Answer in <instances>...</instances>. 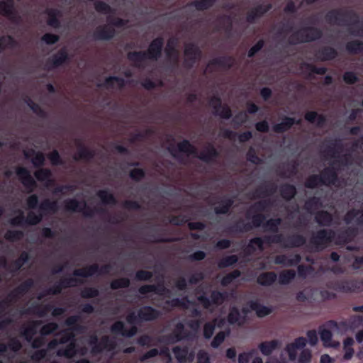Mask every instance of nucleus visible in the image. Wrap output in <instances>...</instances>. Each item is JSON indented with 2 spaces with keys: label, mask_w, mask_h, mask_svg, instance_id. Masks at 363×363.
<instances>
[{
  "label": "nucleus",
  "mask_w": 363,
  "mask_h": 363,
  "mask_svg": "<svg viewBox=\"0 0 363 363\" xmlns=\"http://www.w3.org/2000/svg\"><path fill=\"white\" fill-rule=\"evenodd\" d=\"M177 148L179 152L192 155L206 163H213L219 157V152L212 144H208L199 155L195 146L186 139L179 143Z\"/></svg>",
  "instance_id": "obj_1"
},
{
  "label": "nucleus",
  "mask_w": 363,
  "mask_h": 363,
  "mask_svg": "<svg viewBox=\"0 0 363 363\" xmlns=\"http://www.w3.org/2000/svg\"><path fill=\"white\" fill-rule=\"evenodd\" d=\"M325 21L329 24L344 26H356L359 23V16L353 10L332 9L325 16Z\"/></svg>",
  "instance_id": "obj_2"
},
{
  "label": "nucleus",
  "mask_w": 363,
  "mask_h": 363,
  "mask_svg": "<svg viewBox=\"0 0 363 363\" xmlns=\"http://www.w3.org/2000/svg\"><path fill=\"white\" fill-rule=\"evenodd\" d=\"M323 36V31L315 26H305L294 32L289 38L290 45L311 43L319 40Z\"/></svg>",
  "instance_id": "obj_3"
},
{
  "label": "nucleus",
  "mask_w": 363,
  "mask_h": 363,
  "mask_svg": "<svg viewBox=\"0 0 363 363\" xmlns=\"http://www.w3.org/2000/svg\"><path fill=\"white\" fill-rule=\"evenodd\" d=\"M265 240L269 242L280 244L286 248L299 247L306 242V238L298 233L291 234L286 237H284L282 234H274L266 237Z\"/></svg>",
  "instance_id": "obj_4"
},
{
  "label": "nucleus",
  "mask_w": 363,
  "mask_h": 363,
  "mask_svg": "<svg viewBox=\"0 0 363 363\" xmlns=\"http://www.w3.org/2000/svg\"><path fill=\"white\" fill-rule=\"evenodd\" d=\"M126 321L130 325H135L140 323L138 313L135 312L129 313L126 316ZM111 331L113 334L121 335L123 337H133L138 332V328L135 325H132L129 330H127L125 327V324L123 321H116L111 326Z\"/></svg>",
  "instance_id": "obj_5"
},
{
  "label": "nucleus",
  "mask_w": 363,
  "mask_h": 363,
  "mask_svg": "<svg viewBox=\"0 0 363 363\" xmlns=\"http://www.w3.org/2000/svg\"><path fill=\"white\" fill-rule=\"evenodd\" d=\"M335 235V231L331 229H320L313 233L309 243L315 251H320L333 240Z\"/></svg>",
  "instance_id": "obj_6"
},
{
  "label": "nucleus",
  "mask_w": 363,
  "mask_h": 363,
  "mask_svg": "<svg viewBox=\"0 0 363 363\" xmlns=\"http://www.w3.org/2000/svg\"><path fill=\"white\" fill-rule=\"evenodd\" d=\"M65 209L70 212H82L86 217H92L94 213L104 214L106 211L104 208L92 209L89 207L85 201L80 202L76 199H68L64 201Z\"/></svg>",
  "instance_id": "obj_7"
},
{
  "label": "nucleus",
  "mask_w": 363,
  "mask_h": 363,
  "mask_svg": "<svg viewBox=\"0 0 363 363\" xmlns=\"http://www.w3.org/2000/svg\"><path fill=\"white\" fill-rule=\"evenodd\" d=\"M228 298V294L226 291H220L218 290H212L210 298H208L206 293L202 291V294L197 296V301L205 309H209L211 306H221Z\"/></svg>",
  "instance_id": "obj_8"
},
{
  "label": "nucleus",
  "mask_w": 363,
  "mask_h": 363,
  "mask_svg": "<svg viewBox=\"0 0 363 363\" xmlns=\"http://www.w3.org/2000/svg\"><path fill=\"white\" fill-rule=\"evenodd\" d=\"M184 55L186 57L183 65L186 69H191L201 57V49L194 43H190L185 45Z\"/></svg>",
  "instance_id": "obj_9"
},
{
  "label": "nucleus",
  "mask_w": 363,
  "mask_h": 363,
  "mask_svg": "<svg viewBox=\"0 0 363 363\" xmlns=\"http://www.w3.org/2000/svg\"><path fill=\"white\" fill-rule=\"evenodd\" d=\"M112 267L110 264H106L99 267L97 264H93L85 268L75 269L73 272V275L75 277H79L86 278L91 277L95 274H108L111 272Z\"/></svg>",
  "instance_id": "obj_10"
},
{
  "label": "nucleus",
  "mask_w": 363,
  "mask_h": 363,
  "mask_svg": "<svg viewBox=\"0 0 363 363\" xmlns=\"http://www.w3.org/2000/svg\"><path fill=\"white\" fill-rule=\"evenodd\" d=\"M333 288L337 291L344 293L359 292L363 289V281L360 279H350L336 281Z\"/></svg>",
  "instance_id": "obj_11"
},
{
  "label": "nucleus",
  "mask_w": 363,
  "mask_h": 363,
  "mask_svg": "<svg viewBox=\"0 0 363 363\" xmlns=\"http://www.w3.org/2000/svg\"><path fill=\"white\" fill-rule=\"evenodd\" d=\"M16 174L28 193H32L37 187V183L29 170L24 167H18Z\"/></svg>",
  "instance_id": "obj_12"
},
{
  "label": "nucleus",
  "mask_w": 363,
  "mask_h": 363,
  "mask_svg": "<svg viewBox=\"0 0 363 363\" xmlns=\"http://www.w3.org/2000/svg\"><path fill=\"white\" fill-rule=\"evenodd\" d=\"M69 60V53L66 48H63L48 59L46 66L48 69H52L68 63Z\"/></svg>",
  "instance_id": "obj_13"
},
{
  "label": "nucleus",
  "mask_w": 363,
  "mask_h": 363,
  "mask_svg": "<svg viewBox=\"0 0 363 363\" xmlns=\"http://www.w3.org/2000/svg\"><path fill=\"white\" fill-rule=\"evenodd\" d=\"M0 14L13 23H18L21 20L15 9L14 0H0Z\"/></svg>",
  "instance_id": "obj_14"
},
{
  "label": "nucleus",
  "mask_w": 363,
  "mask_h": 363,
  "mask_svg": "<svg viewBox=\"0 0 363 363\" xmlns=\"http://www.w3.org/2000/svg\"><path fill=\"white\" fill-rule=\"evenodd\" d=\"M210 106L214 110V114L219 116L223 119H230L232 117V111L228 105H222L221 99L214 96L209 101Z\"/></svg>",
  "instance_id": "obj_15"
},
{
  "label": "nucleus",
  "mask_w": 363,
  "mask_h": 363,
  "mask_svg": "<svg viewBox=\"0 0 363 363\" xmlns=\"http://www.w3.org/2000/svg\"><path fill=\"white\" fill-rule=\"evenodd\" d=\"M164 40L162 37L153 39L145 52L148 60H157L162 55Z\"/></svg>",
  "instance_id": "obj_16"
},
{
  "label": "nucleus",
  "mask_w": 363,
  "mask_h": 363,
  "mask_svg": "<svg viewBox=\"0 0 363 363\" xmlns=\"http://www.w3.org/2000/svg\"><path fill=\"white\" fill-rule=\"evenodd\" d=\"M319 176L321 177V183L324 186L336 185L339 182L338 172L334 167H325Z\"/></svg>",
  "instance_id": "obj_17"
},
{
  "label": "nucleus",
  "mask_w": 363,
  "mask_h": 363,
  "mask_svg": "<svg viewBox=\"0 0 363 363\" xmlns=\"http://www.w3.org/2000/svg\"><path fill=\"white\" fill-rule=\"evenodd\" d=\"M116 35L114 28L104 25L98 27L93 33V37L96 40H110Z\"/></svg>",
  "instance_id": "obj_18"
},
{
  "label": "nucleus",
  "mask_w": 363,
  "mask_h": 363,
  "mask_svg": "<svg viewBox=\"0 0 363 363\" xmlns=\"http://www.w3.org/2000/svg\"><path fill=\"white\" fill-rule=\"evenodd\" d=\"M160 312L150 306L141 307L138 311V316L140 321H152L159 318Z\"/></svg>",
  "instance_id": "obj_19"
},
{
  "label": "nucleus",
  "mask_w": 363,
  "mask_h": 363,
  "mask_svg": "<svg viewBox=\"0 0 363 363\" xmlns=\"http://www.w3.org/2000/svg\"><path fill=\"white\" fill-rule=\"evenodd\" d=\"M301 120H296L294 118L284 116L279 123L273 125L272 130L277 133H284L291 128L294 124H300Z\"/></svg>",
  "instance_id": "obj_20"
},
{
  "label": "nucleus",
  "mask_w": 363,
  "mask_h": 363,
  "mask_svg": "<svg viewBox=\"0 0 363 363\" xmlns=\"http://www.w3.org/2000/svg\"><path fill=\"white\" fill-rule=\"evenodd\" d=\"M337 56V50L330 46H324L318 49L315 53L316 59L321 62L333 60Z\"/></svg>",
  "instance_id": "obj_21"
},
{
  "label": "nucleus",
  "mask_w": 363,
  "mask_h": 363,
  "mask_svg": "<svg viewBox=\"0 0 363 363\" xmlns=\"http://www.w3.org/2000/svg\"><path fill=\"white\" fill-rule=\"evenodd\" d=\"M138 292L142 295H145L148 293L153 292L158 295H163L169 294L170 291L165 287L163 283L155 284H146L140 286Z\"/></svg>",
  "instance_id": "obj_22"
},
{
  "label": "nucleus",
  "mask_w": 363,
  "mask_h": 363,
  "mask_svg": "<svg viewBox=\"0 0 363 363\" xmlns=\"http://www.w3.org/2000/svg\"><path fill=\"white\" fill-rule=\"evenodd\" d=\"M48 16L47 24L51 28L57 29L61 27L60 17H62V11L57 9H48L46 10Z\"/></svg>",
  "instance_id": "obj_23"
},
{
  "label": "nucleus",
  "mask_w": 363,
  "mask_h": 363,
  "mask_svg": "<svg viewBox=\"0 0 363 363\" xmlns=\"http://www.w3.org/2000/svg\"><path fill=\"white\" fill-rule=\"evenodd\" d=\"M277 186L273 182L259 186L254 191L255 198H264L277 192Z\"/></svg>",
  "instance_id": "obj_24"
},
{
  "label": "nucleus",
  "mask_w": 363,
  "mask_h": 363,
  "mask_svg": "<svg viewBox=\"0 0 363 363\" xmlns=\"http://www.w3.org/2000/svg\"><path fill=\"white\" fill-rule=\"evenodd\" d=\"M301 260V257L299 254H295L289 258L285 255H277L274 258V263L276 264H281L286 267L296 266Z\"/></svg>",
  "instance_id": "obj_25"
},
{
  "label": "nucleus",
  "mask_w": 363,
  "mask_h": 363,
  "mask_svg": "<svg viewBox=\"0 0 363 363\" xmlns=\"http://www.w3.org/2000/svg\"><path fill=\"white\" fill-rule=\"evenodd\" d=\"M77 148V153L74 156V160L76 161L79 160L89 161L95 156V151L86 147L82 143H78Z\"/></svg>",
  "instance_id": "obj_26"
},
{
  "label": "nucleus",
  "mask_w": 363,
  "mask_h": 363,
  "mask_svg": "<svg viewBox=\"0 0 363 363\" xmlns=\"http://www.w3.org/2000/svg\"><path fill=\"white\" fill-rule=\"evenodd\" d=\"M315 220L320 226L330 227L333 224V216L328 211L320 210L315 213Z\"/></svg>",
  "instance_id": "obj_27"
},
{
  "label": "nucleus",
  "mask_w": 363,
  "mask_h": 363,
  "mask_svg": "<svg viewBox=\"0 0 363 363\" xmlns=\"http://www.w3.org/2000/svg\"><path fill=\"white\" fill-rule=\"evenodd\" d=\"M234 203L233 199L228 196H223L221 198L219 202V206L214 208V212L217 215H225L230 212Z\"/></svg>",
  "instance_id": "obj_28"
},
{
  "label": "nucleus",
  "mask_w": 363,
  "mask_h": 363,
  "mask_svg": "<svg viewBox=\"0 0 363 363\" xmlns=\"http://www.w3.org/2000/svg\"><path fill=\"white\" fill-rule=\"evenodd\" d=\"M249 306L251 310L256 312V314L259 318H264L270 315L273 312L272 307L262 305L258 301H250Z\"/></svg>",
  "instance_id": "obj_29"
},
{
  "label": "nucleus",
  "mask_w": 363,
  "mask_h": 363,
  "mask_svg": "<svg viewBox=\"0 0 363 363\" xmlns=\"http://www.w3.org/2000/svg\"><path fill=\"white\" fill-rule=\"evenodd\" d=\"M234 58L232 56H220L212 59L209 62L210 65L218 66L226 69H230L234 65Z\"/></svg>",
  "instance_id": "obj_30"
},
{
  "label": "nucleus",
  "mask_w": 363,
  "mask_h": 363,
  "mask_svg": "<svg viewBox=\"0 0 363 363\" xmlns=\"http://www.w3.org/2000/svg\"><path fill=\"white\" fill-rule=\"evenodd\" d=\"M357 235V230L354 227H348L337 235V240L340 244H347L351 242Z\"/></svg>",
  "instance_id": "obj_31"
},
{
  "label": "nucleus",
  "mask_w": 363,
  "mask_h": 363,
  "mask_svg": "<svg viewBox=\"0 0 363 363\" xmlns=\"http://www.w3.org/2000/svg\"><path fill=\"white\" fill-rule=\"evenodd\" d=\"M59 209L56 201H50L48 199H44L39 205V211L43 216L48 213H55Z\"/></svg>",
  "instance_id": "obj_32"
},
{
  "label": "nucleus",
  "mask_w": 363,
  "mask_h": 363,
  "mask_svg": "<svg viewBox=\"0 0 363 363\" xmlns=\"http://www.w3.org/2000/svg\"><path fill=\"white\" fill-rule=\"evenodd\" d=\"M277 279V275L274 272H262L257 278V283L263 286L272 285Z\"/></svg>",
  "instance_id": "obj_33"
},
{
  "label": "nucleus",
  "mask_w": 363,
  "mask_h": 363,
  "mask_svg": "<svg viewBox=\"0 0 363 363\" xmlns=\"http://www.w3.org/2000/svg\"><path fill=\"white\" fill-rule=\"evenodd\" d=\"M52 309V306L50 304L46 305H36L32 308H28V309L23 311L22 314H30L33 313L40 318L45 317L47 313L51 311Z\"/></svg>",
  "instance_id": "obj_34"
},
{
  "label": "nucleus",
  "mask_w": 363,
  "mask_h": 363,
  "mask_svg": "<svg viewBox=\"0 0 363 363\" xmlns=\"http://www.w3.org/2000/svg\"><path fill=\"white\" fill-rule=\"evenodd\" d=\"M77 352V345L76 341H71L65 347L59 349L57 352V355L71 359L76 355Z\"/></svg>",
  "instance_id": "obj_35"
},
{
  "label": "nucleus",
  "mask_w": 363,
  "mask_h": 363,
  "mask_svg": "<svg viewBox=\"0 0 363 363\" xmlns=\"http://www.w3.org/2000/svg\"><path fill=\"white\" fill-rule=\"evenodd\" d=\"M304 118L311 123L316 122L317 126L318 127H323L327 121L325 116L323 114H318L316 111H313L306 112Z\"/></svg>",
  "instance_id": "obj_36"
},
{
  "label": "nucleus",
  "mask_w": 363,
  "mask_h": 363,
  "mask_svg": "<svg viewBox=\"0 0 363 363\" xmlns=\"http://www.w3.org/2000/svg\"><path fill=\"white\" fill-rule=\"evenodd\" d=\"M281 196L286 201H291L297 194L296 188L291 184H284L279 188Z\"/></svg>",
  "instance_id": "obj_37"
},
{
  "label": "nucleus",
  "mask_w": 363,
  "mask_h": 363,
  "mask_svg": "<svg viewBox=\"0 0 363 363\" xmlns=\"http://www.w3.org/2000/svg\"><path fill=\"white\" fill-rule=\"evenodd\" d=\"M34 176L38 181L46 182L47 186L53 183V180L52 179V174L51 170L48 168H40L35 172Z\"/></svg>",
  "instance_id": "obj_38"
},
{
  "label": "nucleus",
  "mask_w": 363,
  "mask_h": 363,
  "mask_svg": "<svg viewBox=\"0 0 363 363\" xmlns=\"http://www.w3.org/2000/svg\"><path fill=\"white\" fill-rule=\"evenodd\" d=\"M29 257L28 252H22L18 258L12 262L9 266V271L13 273L18 272L23 265L28 261Z\"/></svg>",
  "instance_id": "obj_39"
},
{
  "label": "nucleus",
  "mask_w": 363,
  "mask_h": 363,
  "mask_svg": "<svg viewBox=\"0 0 363 363\" xmlns=\"http://www.w3.org/2000/svg\"><path fill=\"white\" fill-rule=\"evenodd\" d=\"M252 225L250 223H245L242 220H239L233 225L228 228L227 231L229 233H245L251 230Z\"/></svg>",
  "instance_id": "obj_40"
},
{
  "label": "nucleus",
  "mask_w": 363,
  "mask_h": 363,
  "mask_svg": "<svg viewBox=\"0 0 363 363\" xmlns=\"http://www.w3.org/2000/svg\"><path fill=\"white\" fill-rule=\"evenodd\" d=\"M97 196L101 199L102 203L106 205H116L117 199L115 196L108 189H102L98 191Z\"/></svg>",
  "instance_id": "obj_41"
},
{
  "label": "nucleus",
  "mask_w": 363,
  "mask_h": 363,
  "mask_svg": "<svg viewBox=\"0 0 363 363\" xmlns=\"http://www.w3.org/2000/svg\"><path fill=\"white\" fill-rule=\"evenodd\" d=\"M278 345L279 341L277 340L264 341L259 345V349L262 354L269 356L278 347Z\"/></svg>",
  "instance_id": "obj_42"
},
{
  "label": "nucleus",
  "mask_w": 363,
  "mask_h": 363,
  "mask_svg": "<svg viewBox=\"0 0 363 363\" xmlns=\"http://www.w3.org/2000/svg\"><path fill=\"white\" fill-rule=\"evenodd\" d=\"M282 220L280 218H269L262 224V228L266 232H272L274 234H279V227Z\"/></svg>",
  "instance_id": "obj_43"
},
{
  "label": "nucleus",
  "mask_w": 363,
  "mask_h": 363,
  "mask_svg": "<svg viewBox=\"0 0 363 363\" xmlns=\"http://www.w3.org/2000/svg\"><path fill=\"white\" fill-rule=\"evenodd\" d=\"M129 61L135 63L136 67H140V64L147 59L145 51H132L127 54Z\"/></svg>",
  "instance_id": "obj_44"
},
{
  "label": "nucleus",
  "mask_w": 363,
  "mask_h": 363,
  "mask_svg": "<svg viewBox=\"0 0 363 363\" xmlns=\"http://www.w3.org/2000/svg\"><path fill=\"white\" fill-rule=\"evenodd\" d=\"M268 236L269 235H265L263 238L256 237L252 238L247 246V249L250 252H255L256 250L255 246H257L259 250H262L264 243L274 244V242H269L265 240V238Z\"/></svg>",
  "instance_id": "obj_45"
},
{
  "label": "nucleus",
  "mask_w": 363,
  "mask_h": 363,
  "mask_svg": "<svg viewBox=\"0 0 363 363\" xmlns=\"http://www.w3.org/2000/svg\"><path fill=\"white\" fill-rule=\"evenodd\" d=\"M116 83L119 89L125 86V82L123 78L117 76H109L106 78L102 86L106 89H112L114 86V83Z\"/></svg>",
  "instance_id": "obj_46"
},
{
  "label": "nucleus",
  "mask_w": 363,
  "mask_h": 363,
  "mask_svg": "<svg viewBox=\"0 0 363 363\" xmlns=\"http://www.w3.org/2000/svg\"><path fill=\"white\" fill-rule=\"evenodd\" d=\"M30 153L34 155L31 162L35 167L38 168L44 165L45 157L42 152H35L34 150H31ZM25 157L29 158L30 152H25Z\"/></svg>",
  "instance_id": "obj_47"
},
{
  "label": "nucleus",
  "mask_w": 363,
  "mask_h": 363,
  "mask_svg": "<svg viewBox=\"0 0 363 363\" xmlns=\"http://www.w3.org/2000/svg\"><path fill=\"white\" fill-rule=\"evenodd\" d=\"M79 321H81V317L79 315H71L65 320V324L69 327L72 332H82L83 327L79 324Z\"/></svg>",
  "instance_id": "obj_48"
},
{
  "label": "nucleus",
  "mask_w": 363,
  "mask_h": 363,
  "mask_svg": "<svg viewBox=\"0 0 363 363\" xmlns=\"http://www.w3.org/2000/svg\"><path fill=\"white\" fill-rule=\"evenodd\" d=\"M164 51L167 58L170 61L173 62L174 64L178 63L179 52L178 50L175 48V46L172 40H168Z\"/></svg>",
  "instance_id": "obj_49"
},
{
  "label": "nucleus",
  "mask_w": 363,
  "mask_h": 363,
  "mask_svg": "<svg viewBox=\"0 0 363 363\" xmlns=\"http://www.w3.org/2000/svg\"><path fill=\"white\" fill-rule=\"evenodd\" d=\"M319 334L325 347H335V345L332 344L333 333L329 329L323 328L320 326L319 328Z\"/></svg>",
  "instance_id": "obj_50"
},
{
  "label": "nucleus",
  "mask_w": 363,
  "mask_h": 363,
  "mask_svg": "<svg viewBox=\"0 0 363 363\" xmlns=\"http://www.w3.org/2000/svg\"><path fill=\"white\" fill-rule=\"evenodd\" d=\"M218 0H194L189 3V6H194L197 11L208 10L216 3Z\"/></svg>",
  "instance_id": "obj_51"
},
{
  "label": "nucleus",
  "mask_w": 363,
  "mask_h": 363,
  "mask_svg": "<svg viewBox=\"0 0 363 363\" xmlns=\"http://www.w3.org/2000/svg\"><path fill=\"white\" fill-rule=\"evenodd\" d=\"M175 358L179 363H186L188 354V347L175 346L172 348Z\"/></svg>",
  "instance_id": "obj_52"
},
{
  "label": "nucleus",
  "mask_w": 363,
  "mask_h": 363,
  "mask_svg": "<svg viewBox=\"0 0 363 363\" xmlns=\"http://www.w3.org/2000/svg\"><path fill=\"white\" fill-rule=\"evenodd\" d=\"M242 319L239 309L236 306L230 308L229 313L227 316V320L230 325H240V320Z\"/></svg>",
  "instance_id": "obj_53"
},
{
  "label": "nucleus",
  "mask_w": 363,
  "mask_h": 363,
  "mask_svg": "<svg viewBox=\"0 0 363 363\" xmlns=\"http://www.w3.org/2000/svg\"><path fill=\"white\" fill-rule=\"evenodd\" d=\"M17 45V41L11 35L0 36V53L2 52L6 48H14Z\"/></svg>",
  "instance_id": "obj_54"
},
{
  "label": "nucleus",
  "mask_w": 363,
  "mask_h": 363,
  "mask_svg": "<svg viewBox=\"0 0 363 363\" xmlns=\"http://www.w3.org/2000/svg\"><path fill=\"white\" fill-rule=\"evenodd\" d=\"M301 67L306 68V69H307L309 72L308 74V78H309V79L313 78L312 74L323 75L328 71L326 67H318L312 64L306 63V62L303 63Z\"/></svg>",
  "instance_id": "obj_55"
},
{
  "label": "nucleus",
  "mask_w": 363,
  "mask_h": 363,
  "mask_svg": "<svg viewBox=\"0 0 363 363\" xmlns=\"http://www.w3.org/2000/svg\"><path fill=\"white\" fill-rule=\"evenodd\" d=\"M346 50L350 54H359L363 52V42L354 40L346 44Z\"/></svg>",
  "instance_id": "obj_56"
},
{
  "label": "nucleus",
  "mask_w": 363,
  "mask_h": 363,
  "mask_svg": "<svg viewBox=\"0 0 363 363\" xmlns=\"http://www.w3.org/2000/svg\"><path fill=\"white\" fill-rule=\"evenodd\" d=\"M296 277L294 269H287L281 272L279 275V283L282 285L289 284Z\"/></svg>",
  "instance_id": "obj_57"
},
{
  "label": "nucleus",
  "mask_w": 363,
  "mask_h": 363,
  "mask_svg": "<svg viewBox=\"0 0 363 363\" xmlns=\"http://www.w3.org/2000/svg\"><path fill=\"white\" fill-rule=\"evenodd\" d=\"M58 328L59 325L57 323L55 322H50L41 327L40 334L44 337L52 334L57 335V334L56 333V331Z\"/></svg>",
  "instance_id": "obj_58"
},
{
  "label": "nucleus",
  "mask_w": 363,
  "mask_h": 363,
  "mask_svg": "<svg viewBox=\"0 0 363 363\" xmlns=\"http://www.w3.org/2000/svg\"><path fill=\"white\" fill-rule=\"evenodd\" d=\"M307 189H315L319 186H323L321 183V177L319 174H311L306 180L304 183Z\"/></svg>",
  "instance_id": "obj_59"
},
{
  "label": "nucleus",
  "mask_w": 363,
  "mask_h": 363,
  "mask_svg": "<svg viewBox=\"0 0 363 363\" xmlns=\"http://www.w3.org/2000/svg\"><path fill=\"white\" fill-rule=\"evenodd\" d=\"M41 323L42 322L40 320L34 321L30 326L23 330L21 335L25 337L28 342H30L32 340L33 336L36 333L37 326L41 324Z\"/></svg>",
  "instance_id": "obj_60"
},
{
  "label": "nucleus",
  "mask_w": 363,
  "mask_h": 363,
  "mask_svg": "<svg viewBox=\"0 0 363 363\" xmlns=\"http://www.w3.org/2000/svg\"><path fill=\"white\" fill-rule=\"evenodd\" d=\"M94 9L98 13L102 14H113L115 13L114 9L102 1H96L94 3Z\"/></svg>",
  "instance_id": "obj_61"
},
{
  "label": "nucleus",
  "mask_w": 363,
  "mask_h": 363,
  "mask_svg": "<svg viewBox=\"0 0 363 363\" xmlns=\"http://www.w3.org/2000/svg\"><path fill=\"white\" fill-rule=\"evenodd\" d=\"M272 206V202L270 199H263L256 202L252 206L250 210L255 212H263L267 211V209Z\"/></svg>",
  "instance_id": "obj_62"
},
{
  "label": "nucleus",
  "mask_w": 363,
  "mask_h": 363,
  "mask_svg": "<svg viewBox=\"0 0 363 363\" xmlns=\"http://www.w3.org/2000/svg\"><path fill=\"white\" fill-rule=\"evenodd\" d=\"M43 217V213H41L40 211L38 213H35L33 211H29L27 216H26V225H35L41 222Z\"/></svg>",
  "instance_id": "obj_63"
},
{
  "label": "nucleus",
  "mask_w": 363,
  "mask_h": 363,
  "mask_svg": "<svg viewBox=\"0 0 363 363\" xmlns=\"http://www.w3.org/2000/svg\"><path fill=\"white\" fill-rule=\"evenodd\" d=\"M130 280L126 277H122L113 280L110 284V287L113 290L123 288H128L130 286Z\"/></svg>",
  "instance_id": "obj_64"
}]
</instances>
